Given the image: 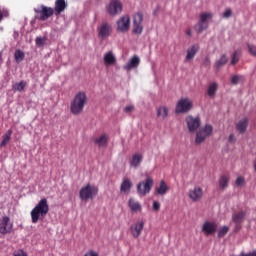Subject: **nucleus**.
<instances>
[{"instance_id":"37","label":"nucleus","mask_w":256,"mask_h":256,"mask_svg":"<svg viewBox=\"0 0 256 256\" xmlns=\"http://www.w3.org/2000/svg\"><path fill=\"white\" fill-rule=\"evenodd\" d=\"M211 18H212L211 13L204 12L200 14V22L207 23V19H211Z\"/></svg>"},{"instance_id":"7","label":"nucleus","mask_w":256,"mask_h":256,"mask_svg":"<svg viewBox=\"0 0 256 256\" xmlns=\"http://www.w3.org/2000/svg\"><path fill=\"white\" fill-rule=\"evenodd\" d=\"M14 232V223L11 222L10 217L4 216L0 219V234L9 235Z\"/></svg>"},{"instance_id":"12","label":"nucleus","mask_w":256,"mask_h":256,"mask_svg":"<svg viewBox=\"0 0 256 256\" xmlns=\"http://www.w3.org/2000/svg\"><path fill=\"white\" fill-rule=\"evenodd\" d=\"M123 11V4L119 0H112L107 6V12L111 16H116Z\"/></svg>"},{"instance_id":"21","label":"nucleus","mask_w":256,"mask_h":256,"mask_svg":"<svg viewBox=\"0 0 256 256\" xmlns=\"http://www.w3.org/2000/svg\"><path fill=\"white\" fill-rule=\"evenodd\" d=\"M169 188L166 185L165 181H161L159 186L155 188L154 195L164 196L168 192Z\"/></svg>"},{"instance_id":"40","label":"nucleus","mask_w":256,"mask_h":256,"mask_svg":"<svg viewBox=\"0 0 256 256\" xmlns=\"http://www.w3.org/2000/svg\"><path fill=\"white\" fill-rule=\"evenodd\" d=\"M35 43L38 47H43L45 45V38L38 36L36 37Z\"/></svg>"},{"instance_id":"31","label":"nucleus","mask_w":256,"mask_h":256,"mask_svg":"<svg viewBox=\"0 0 256 256\" xmlns=\"http://www.w3.org/2000/svg\"><path fill=\"white\" fill-rule=\"evenodd\" d=\"M227 62L228 57L226 56V54H222L221 57L215 62L216 69L219 70L221 67L225 66Z\"/></svg>"},{"instance_id":"46","label":"nucleus","mask_w":256,"mask_h":256,"mask_svg":"<svg viewBox=\"0 0 256 256\" xmlns=\"http://www.w3.org/2000/svg\"><path fill=\"white\" fill-rule=\"evenodd\" d=\"M13 256H28V254L23 250H18L16 253L13 254Z\"/></svg>"},{"instance_id":"6","label":"nucleus","mask_w":256,"mask_h":256,"mask_svg":"<svg viewBox=\"0 0 256 256\" xmlns=\"http://www.w3.org/2000/svg\"><path fill=\"white\" fill-rule=\"evenodd\" d=\"M153 185H154L153 179L151 177L147 176V178L144 181L138 183L137 193L140 196H146L147 194L150 193Z\"/></svg>"},{"instance_id":"48","label":"nucleus","mask_w":256,"mask_h":256,"mask_svg":"<svg viewBox=\"0 0 256 256\" xmlns=\"http://www.w3.org/2000/svg\"><path fill=\"white\" fill-rule=\"evenodd\" d=\"M240 256H256V250H254L253 252L247 253V254L242 252L240 254Z\"/></svg>"},{"instance_id":"42","label":"nucleus","mask_w":256,"mask_h":256,"mask_svg":"<svg viewBox=\"0 0 256 256\" xmlns=\"http://www.w3.org/2000/svg\"><path fill=\"white\" fill-rule=\"evenodd\" d=\"M245 184V179L243 178V177H238L237 179H236V185L238 186V187H241V186H243Z\"/></svg>"},{"instance_id":"4","label":"nucleus","mask_w":256,"mask_h":256,"mask_svg":"<svg viewBox=\"0 0 256 256\" xmlns=\"http://www.w3.org/2000/svg\"><path fill=\"white\" fill-rule=\"evenodd\" d=\"M36 18L40 21H47L51 16L55 14L53 7L40 5L38 8H34Z\"/></svg>"},{"instance_id":"9","label":"nucleus","mask_w":256,"mask_h":256,"mask_svg":"<svg viewBox=\"0 0 256 256\" xmlns=\"http://www.w3.org/2000/svg\"><path fill=\"white\" fill-rule=\"evenodd\" d=\"M185 122L190 133L196 132L201 125L199 116H186Z\"/></svg>"},{"instance_id":"19","label":"nucleus","mask_w":256,"mask_h":256,"mask_svg":"<svg viewBox=\"0 0 256 256\" xmlns=\"http://www.w3.org/2000/svg\"><path fill=\"white\" fill-rule=\"evenodd\" d=\"M200 50L199 44L191 45L186 51V61H191Z\"/></svg>"},{"instance_id":"11","label":"nucleus","mask_w":256,"mask_h":256,"mask_svg":"<svg viewBox=\"0 0 256 256\" xmlns=\"http://www.w3.org/2000/svg\"><path fill=\"white\" fill-rule=\"evenodd\" d=\"M143 14L138 12L133 16V29L132 32L136 35H141L143 32Z\"/></svg>"},{"instance_id":"14","label":"nucleus","mask_w":256,"mask_h":256,"mask_svg":"<svg viewBox=\"0 0 256 256\" xmlns=\"http://www.w3.org/2000/svg\"><path fill=\"white\" fill-rule=\"evenodd\" d=\"M144 225H145L144 221L141 220V221H137L136 223L130 226V233L133 238L137 239L141 235Z\"/></svg>"},{"instance_id":"54","label":"nucleus","mask_w":256,"mask_h":256,"mask_svg":"<svg viewBox=\"0 0 256 256\" xmlns=\"http://www.w3.org/2000/svg\"><path fill=\"white\" fill-rule=\"evenodd\" d=\"M3 18H4V15L2 12H0V22L3 20Z\"/></svg>"},{"instance_id":"52","label":"nucleus","mask_w":256,"mask_h":256,"mask_svg":"<svg viewBox=\"0 0 256 256\" xmlns=\"http://www.w3.org/2000/svg\"><path fill=\"white\" fill-rule=\"evenodd\" d=\"M241 229V224H235V231H239Z\"/></svg>"},{"instance_id":"35","label":"nucleus","mask_w":256,"mask_h":256,"mask_svg":"<svg viewBox=\"0 0 256 256\" xmlns=\"http://www.w3.org/2000/svg\"><path fill=\"white\" fill-rule=\"evenodd\" d=\"M167 116H168V108H166V106H159V108H157V117L166 119Z\"/></svg>"},{"instance_id":"36","label":"nucleus","mask_w":256,"mask_h":256,"mask_svg":"<svg viewBox=\"0 0 256 256\" xmlns=\"http://www.w3.org/2000/svg\"><path fill=\"white\" fill-rule=\"evenodd\" d=\"M240 55H241V52L239 50H235L233 52L232 59H231V65L235 66L239 62Z\"/></svg>"},{"instance_id":"32","label":"nucleus","mask_w":256,"mask_h":256,"mask_svg":"<svg viewBox=\"0 0 256 256\" xmlns=\"http://www.w3.org/2000/svg\"><path fill=\"white\" fill-rule=\"evenodd\" d=\"M218 90V84L217 82H212L208 86L207 95L211 98H213L216 95V92Z\"/></svg>"},{"instance_id":"51","label":"nucleus","mask_w":256,"mask_h":256,"mask_svg":"<svg viewBox=\"0 0 256 256\" xmlns=\"http://www.w3.org/2000/svg\"><path fill=\"white\" fill-rule=\"evenodd\" d=\"M186 35L192 37V30L190 28L186 30Z\"/></svg>"},{"instance_id":"25","label":"nucleus","mask_w":256,"mask_h":256,"mask_svg":"<svg viewBox=\"0 0 256 256\" xmlns=\"http://www.w3.org/2000/svg\"><path fill=\"white\" fill-rule=\"evenodd\" d=\"M229 181H230V177L228 176V174H222L219 178V188L221 190H225L228 188V185H229Z\"/></svg>"},{"instance_id":"44","label":"nucleus","mask_w":256,"mask_h":256,"mask_svg":"<svg viewBox=\"0 0 256 256\" xmlns=\"http://www.w3.org/2000/svg\"><path fill=\"white\" fill-rule=\"evenodd\" d=\"M152 209H153L155 212H158V211L160 210V203L157 202V201H154V202H153Z\"/></svg>"},{"instance_id":"15","label":"nucleus","mask_w":256,"mask_h":256,"mask_svg":"<svg viewBox=\"0 0 256 256\" xmlns=\"http://www.w3.org/2000/svg\"><path fill=\"white\" fill-rule=\"evenodd\" d=\"M188 197L193 202H198L203 197V190L199 186H195L194 189L188 192Z\"/></svg>"},{"instance_id":"1","label":"nucleus","mask_w":256,"mask_h":256,"mask_svg":"<svg viewBox=\"0 0 256 256\" xmlns=\"http://www.w3.org/2000/svg\"><path fill=\"white\" fill-rule=\"evenodd\" d=\"M49 214V203L47 199H41L32 209L30 216L33 224H37L40 219L45 218Z\"/></svg>"},{"instance_id":"55","label":"nucleus","mask_w":256,"mask_h":256,"mask_svg":"<svg viewBox=\"0 0 256 256\" xmlns=\"http://www.w3.org/2000/svg\"><path fill=\"white\" fill-rule=\"evenodd\" d=\"M254 168H255V171H256V160H255Z\"/></svg>"},{"instance_id":"5","label":"nucleus","mask_w":256,"mask_h":256,"mask_svg":"<svg viewBox=\"0 0 256 256\" xmlns=\"http://www.w3.org/2000/svg\"><path fill=\"white\" fill-rule=\"evenodd\" d=\"M213 134V126L211 124H205L198 132H196L195 144H202L206 138Z\"/></svg>"},{"instance_id":"41","label":"nucleus","mask_w":256,"mask_h":256,"mask_svg":"<svg viewBox=\"0 0 256 256\" xmlns=\"http://www.w3.org/2000/svg\"><path fill=\"white\" fill-rule=\"evenodd\" d=\"M232 10L231 8H226L225 12L223 13V18L224 19H228L230 17H232Z\"/></svg>"},{"instance_id":"17","label":"nucleus","mask_w":256,"mask_h":256,"mask_svg":"<svg viewBox=\"0 0 256 256\" xmlns=\"http://www.w3.org/2000/svg\"><path fill=\"white\" fill-rule=\"evenodd\" d=\"M68 4L67 1L65 0H55L54 3V14L56 16L61 15V13H63L65 10H67Z\"/></svg>"},{"instance_id":"29","label":"nucleus","mask_w":256,"mask_h":256,"mask_svg":"<svg viewBox=\"0 0 256 256\" xmlns=\"http://www.w3.org/2000/svg\"><path fill=\"white\" fill-rule=\"evenodd\" d=\"M132 188V183L129 179H124V181L121 184L120 191L125 194H129L130 190Z\"/></svg>"},{"instance_id":"34","label":"nucleus","mask_w":256,"mask_h":256,"mask_svg":"<svg viewBox=\"0 0 256 256\" xmlns=\"http://www.w3.org/2000/svg\"><path fill=\"white\" fill-rule=\"evenodd\" d=\"M27 87V82L24 80H21V82H16L13 86V90L17 92H23L25 88Z\"/></svg>"},{"instance_id":"2","label":"nucleus","mask_w":256,"mask_h":256,"mask_svg":"<svg viewBox=\"0 0 256 256\" xmlns=\"http://www.w3.org/2000/svg\"><path fill=\"white\" fill-rule=\"evenodd\" d=\"M87 94L85 92H78L75 94L73 100L70 104V111L73 115H79L83 113V110L85 109V105H87Z\"/></svg>"},{"instance_id":"10","label":"nucleus","mask_w":256,"mask_h":256,"mask_svg":"<svg viewBox=\"0 0 256 256\" xmlns=\"http://www.w3.org/2000/svg\"><path fill=\"white\" fill-rule=\"evenodd\" d=\"M113 32V27L111 24L104 22L100 26H98V38L103 41L109 36H111V33Z\"/></svg>"},{"instance_id":"27","label":"nucleus","mask_w":256,"mask_h":256,"mask_svg":"<svg viewBox=\"0 0 256 256\" xmlns=\"http://www.w3.org/2000/svg\"><path fill=\"white\" fill-rule=\"evenodd\" d=\"M12 135H13V130H7V132L3 134L2 141L0 144L1 148L6 147V145L10 142Z\"/></svg>"},{"instance_id":"53","label":"nucleus","mask_w":256,"mask_h":256,"mask_svg":"<svg viewBox=\"0 0 256 256\" xmlns=\"http://www.w3.org/2000/svg\"><path fill=\"white\" fill-rule=\"evenodd\" d=\"M3 64V57H2V54L0 53V67L2 66Z\"/></svg>"},{"instance_id":"50","label":"nucleus","mask_w":256,"mask_h":256,"mask_svg":"<svg viewBox=\"0 0 256 256\" xmlns=\"http://www.w3.org/2000/svg\"><path fill=\"white\" fill-rule=\"evenodd\" d=\"M84 256H99V254L97 252L90 251V252L86 253Z\"/></svg>"},{"instance_id":"43","label":"nucleus","mask_w":256,"mask_h":256,"mask_svg":"<svg viewBox=\"0 0 256 256\" xmlns=\"http://www.w3.org/2000/svg\"><path fill=\"white\" fill-rule=\"evenodd\" d=\"M242 78H243V76H232V78H231V83H232L233 85H237L238 81H239L240 79H242Z\"/></svg>"},{"instance_id":"39","label":"nucleus","mask_w":256,"mask_h":256,"mask_svg":"<svg viewBox=\"0 0 256 256\" xmlns=\"http://www.w3.org/2000/svg\"><path fill=\"white\" fill-rule=\"evenodd\" d=\"M247 48H248L250 55L253 57H256V45L248 43Z\"/></svg>"},{"instance_id":"30","label":"nucleus","mask_w":256,"mask_h":256,"mask_svg":"<svg viewBox=\"0 0 256 256\" xmlns=\"http://www.w3.org/2000/svg\"><path fill=\"white\" fill-rule=\"evenodd\" d=\"M14 59L18 64L23 62L25 59V52L21 49H16L14 52Z\"/></svg>"},{"instance_id":"23","label":"nucleus","mask_w":256,"mask_h":256,"mask_svg":"<svg viewBox=\"0 0 256 256\" xmlns=\"http://www.w3.org/2000/svg\"><path fill=\"white\" fill-rule=\"evenodd\" d=\"M247 127H248V118H242V120H239V122H237L236 124V130L240 134H244L247 130Z\"/></svg>"},{"instance_id":"13","label":"nucleus","mask_w":256,"mask_h":256,"mask_svg":"<svg viewBox=\"0 0 256 256\" xmlns=\"http://www.w3.org/2000/svg\"><path fill=\"white\" fill-rule=\"evenodd\" d=\"M129 28H130V17L129 15H124L117 21V29L118 31L125 33L129 31Z\"/></svg>"},{"instance_id":"16","label":"nucleus","mask_w":256,"mask_h":256,"mask_svg":"<svg viewBox=\"0 0 256 256\" xmlns=\"http://www.w3.org/2000/svg\"><path fill=\"white\" fill-rule=\"evenodd\" d=\"M217 224L214 222H205L202 226V232L206 236L214 235L217 231Z\"/></svg>"},{"instance_id":"33","label":"nucleus","mask_w":256,"mask_h":256,"mask_svg":"<svg viewBox=\"0 0 256 256\" xmlns=\"http://www.w3.org/2000/svg\"><path fill=\"white\" fill-rule=\"evenodd\" d=\"M208 28V22H202L199 21L195 26L194 30L198 33L201 34L203 31L207 30Z\"/></svg>"},{"instance_id":"45","label":"nucleus","mask_w":256,"mask_h":256,"mask_svg":"<svg viewBox=\"0 0 256 256\" xmlns=\"http://www.w3.org/2000/svg\"><path fill=\"white\" fill-rule=\"evenodd\" d=\"M133 111H134V106H132V104L130 106H126L124 108V112L127 113V114H130Z\"/></svg>"},{"instance_id":"49","label":"nucleus","mask_w":256,"mask_h":256,"mask_svg":"<svg viewBox=\"0 0 256 256\" xmlns=\"http://www.w3.org/2000/svg\"><path fill=\"white\" fill-rule=\"evenodd\" d=\"M203 65H204V66H210V58H209L208 56L205 57L204 62H203Z\"/></svg>"},{"instance_id":"47","label":"nucleus","mask_w":256,"mask_h":256,"mask_svg":"<svg viewBox=\"0 0 256 256\" xmlns=\"http://www.w3.org/2000/svg\"><path fill=\"white\" fill-rule=\"evenodd\" d=\"M235 141H236V138H235L234 134H230V136L228 138V142L229 143H235Z\"/></svg>"},{"instance_id":"24","label":"nucleus","mask_w":256,"mask_h":256,"mask_svg":"<svg viewBox=\"0 0 256 256\" xmlns=\"http://www.w3.org/2000/svg\"><path fill=\"white\" fill-rule=\"evenodd\" d=\"M140 63V59L138 56H133L129 62L124 66V69L130 71L133 68H137Z\"/></svg>"},{"instance_id":"22","label":"nucleus","mask_w":256,"mask_h":256,"mask_svg":"<svg viewBox=\"0 0 256 256\" xmlns=\"http://www.w3.org/2000/svg\"><path fill=\"white\" fill-rule=\"evenodd\" d=\"M143 160L141 154H133L132 158L129 160L130 166L134 169L138 168Z\"/></svg>"},{"instance_id":"26","label":"nucleus","mask_w":256,"mask_h":256,"mask_svg":"<svg viewBox=\"0 0 256 256\" xmlns=\"http://www.w3.org/2000/svg\"><path fill=\"white\" fill-rule=\"evenodd\" d=\"M128 206L133 213L141 212L142 210L140 203L132 198L129 200Z\"/></svg>"},{"instance_id":"8","label":"nucleus","mask_w":256,"mask_h":256,"mask_svg":"<svg viewBox=\"0 0 256 256\" xmlns=\"http://www.w3.org/2000/svg\"><path fill=\"white\" fill-rule=\"evenodd\" d=\"M193 107V104L189 98H181L176 104V114L188 113Z\"/></svg>"},{"instance_id":"3","label":"nucleus","mask_w":256,"mask_h":256,"mask_svg":"<svg viewBox=\"0 0 256 256\" xmlns=\"http://www.w3.org/2000/svg\"><path fill=\"white\" fill-rule=\"evenodd\" d=\"M99 194L97 186L87 184L80 190L79 196L81 200H93Z\"/></svg>"},{"instance_id":"20","label":"nucleus","mask_w":256,"mask_h":256,"mask_svg":"<svg viewBox=\"0 0 256 256\" xmlns=\"http://www.w3.org/2000/svg\"><path fill=\"white\" fill-rule=\"evenodd\" d=\"M104 63L107 66H112L117 63V58L115 57V54H113V51H108L104 54Z\"/></svg>"},{"instance_id":"38","label":"nucleus","mask_w":256,"mask_h":256,"mask_svg":"<svg viewBox=\"0 0 256 256\" xmlns=\"http://www.w3.org/2000/svg\"><path fill=\"white\" fill-rule=\"evenodd\" d=\"M229 232V227L223 226L218 231V237L223 238Z\"/></svg>"},{"instance_id":"18","label":"nucleus","mask_w":256,"mask_h":256,"mask_svg":"<svg viewBox=\"0 0 256 256\" xmlns=\"http://www.w3.org/2000/svg\"><path fill=\"white\" fill-rule=\"evenodd\" d=\"M109 143V134H101L98 138H94V144L100 148L107 147Z\"/></svg>"},{"instance_id":"28","label":"nucleus","mask_w":256,"mask_h":256,"mask_svg":"<svg viewBox=\"0 0 256 256\" xmlns=\"http://www.w3.org/2000/svg\"><path fill=\"white\" fill-rule=\"evenodd\" d=\"M246 213L244 211H239L238 213L233 214L232 220L235 224L243 223Z\"/></svg>"}]
</instances>
